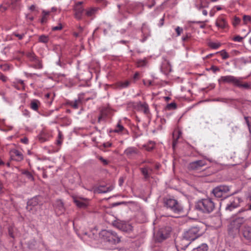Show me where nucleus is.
<instances>
[{
    "instance_id": "obj_1",
    "label": "nucleus",
    "mask_w": 251,
    "mask_h": 251,
    "mask_svg": "<svg viewBox=\"0 0 251 251\" xmlns=\"http://www.w3.org/2000/svg\"><path fill=\"white\" fill-rule=\"evenodd\" d=\"M202 234V231L199 226H196L190 227L184 232L183 238L177 247L179 248L180 250H185L190 244V241L195 240Z\"/></svg>"
},
{
    "instance_id": "obj_2",
    "label": "nucleus",
    "mask_w": 251,
    "mask_h": 251,
    "mask_svg": "<svg viewBox=\"0 0 251 251\" xmlns=\"http://www.w3.org/2000/svg\"><path fill=\"white\" fill-rule=\"evenodd\" d=\"M164 203L166 207L170 208L175 213L182 215L186 214L184 206L175 199L165 198L164 199Z\"/></svg>"
},
{
    "instance_id": "obj_3",
    "label": "nucleus",
    "mask_w": 251,
    "mask_h": 251,
    "mask_svg": "<svg viewBox=\"0 0 251 251\" xmlns=\"http://www.w3.org/2000/svg\"><path fill=\"white\" fill-rule=\"evenodd\" d=\"M218 82L219 84L228 83L240 88H248L249 87V85L248 83H245L243 84L240 78H238L232 75L221 76L218 79Z\"/></svg>"
},
{
    "instance_id": "obj_4",
    "label": "nucleus",
    "mask_w": 251,
    "mask_h": 251,
    "mask_svg": "<svg viewBox=\"0 0 251 251\" xmlns=\"http://www.w3.org/2000/svg\"><path fill=\"white\" fill-rule=\"evenodd\" d=\"M195 207L197 209L204 213H209L213 211L215 205L211 199L207 198L199 201Z\"/></svg>"
},
{
    "instance_id": "obj_5",
    "label": "nucleus",
    "mask_w": 251,
    "mask_h": 251,
    "mask_svg": "<svg viewBox=\"0 0 251 251\" xmlns=\"http://www.w3.org/2000/svg\"><path fill=\"white\" fill-rule=\"evenodd\" d=\"M99 235L101 239L112 244L118 243L121 241V237L111 230H102Z\"/></svg>"
},
{
    "instance_id": "obj_6",
    "label": "nucleus",
    "mask_w": 251,
    "mask_h": 251,
    "mask_svg": "<svg viewBox=\"0 0 251 251\" xmlns=\"http://www.w3.org/2000/svg\"><path fill=\"white\" fill-rule=\"evenodd\" d=\"M171 231L172 229L169 226L160 228L156 233V240L159 242H162L169 237Z\"/></svg>"
},
{
    "instance_id": "obj_7",
    "label": "nucleus",
    "mask_w": 251,
    "mask_h": 251,
    "mask_svg": "<svg viewBox=\"0 0 251 251\" xmlns=\"http://www.w3.org/2000/svg\"><path fill=\"white\" fill-rule=\"evenodd\" d=\"M113 225L117 228L127 232L132 231L133 228L130 224L120 220L113 221Z\"/></svg>"
},
{
    "instance_id": "obj_8",
    "label": "nucleus",
    "mask_w": 251,
    "mask_h": 251,
    "mask_svg": "<svg viewBox=\"0 0 251 251\" xmlns=\"http://www.w3.org/2000/svg\"><path fill=\"white\" fill-rule=\"evenodd\" d=\"M229 191V188L226 185L218 186L212 190V193L215 197L220 198Z\"/></svg>"
},
{
    "instance_id": "obj_9",
    "label": "nucleus",
    "mask_w": 251,
    "mask_h": 251,
    "mask_svg": "<svg viewBox=\"0 0 251 251\" xmlns=\"http://www.w3.org/2000/svg\"><path fill=\"white\" fill-rule=\"evenodd\" d=\"M206 165V161L199 160L190 163L188 165V169L191 171H198Z\"/></svg>"
},
{
    "instance_id": "obj_10",
    "label": "nucleus",
    "mask_w": 251,
    "mask_h": 251,
    "mask_svg": "<svg viewBox=\"0 0 251 251\" xmlns=\"http://www.w3.org/2000/svg\"><path fill=\"white\" fill-rule=\"evenodd\" d=\"M83 3L82 1H79L76 3L74 7L75 16L76 19L80 20L82 19V14L84 11V9L81 6Z\"/></svg>"
},
{
    "instance_id": "obj_11",
    "label": "nucleus",
    "mask_w": 251,
    "mask_h": 251,
    "mask_svg": "<svg viewBox=\"0 0 251 251\" xmlns=\"http://www.w3.org/2000/svg\"><path fill=\"white\" fill-rule=\"evenodd\" d=\"M9 153L11 158L17 161H20L24 158L23 154L17 150H11Z\"/></svg>"
},
{
    "instance_id": "obj_12",
    "label": "nucleus",
    "mask_w": 251,
    "mask_h": 251,
    "mask_svg": "<svg viewBox=\"0 0 251 251\" xmlns=\"http://www.w3.org/2000/svg\"><path fill=\"white\" fill-rule=\"evenodd\" d=\"M240 202V199L239 197L234 198L233 200L230 201V203L227 205L226 209L232 211L233 209L239 206Z\"/></svg>"
},
{
    "instance_id": "obj_13",
    "label": "nucleus",
    "mask_w": 251,
    "mask_h": 251,
    "mask_svg": "<svg viewBox=\"0 0 251 251\" xmlns=\"http://www.w3.org/2000/svg\"><path fill=\"white\" fill-rule=\"evenodd\" d=\"M39 203V202L38 198H33L28 201L26 208L28 211H31L32 210L33 207L38 205Z\"/></svg>"
},
{
    "instance_id": "obj_14",
    "label": "nucleus",
    "mask_w": 251,
    "mask_h": 251,
    "mask_svg": "<svg viewBox=\"0 0 251 251\" xmlns=\"http://www.w3.org/2000/svg\"><path fill=\"white\" fill-rule=\"evenodd\" d=\"M244 237L248 240H251V226H245L243 229Z\"/></svg>"
},
{
    "instance_id": "obj_15",
    "label": "nucleus",
    "mask_w": 251,
    "mask_h": 251,
    "mask_svg": "<svg viewBox=\"0 0 251 251\" xmlns=\"http://www.w3.org/2000/svg\"><path fill=\"white\" fill-rule=\"evenodd\" d=\"M74 201L75 204L80 208H85L87 206V202L85 199H81L80 198H74Z\"/></svg>"
},
{
    "instance_id": "obj_16",
    "label": "nucleus",
    "mask_w": 251,
    "mask_h": 251,
    "mask_svg": "<svg viewBox=\"0 0 251 251\" xmlns=\"http://www.w3.org/2000/svg\"><path fill=\"white\" fill-rule=\"evenodd\" d=\"M55 210L59 214H61L64 211V205L62 201L58 200L55 204Z\"/></svg>"
},
{
    "instance_id": "obj_17",
    "label": "nucleus",
    "mask_w": 251,
    "mask_h": 251,
    "mask_svg": "<svg viewBox=\"0 0 251 251\" xmlns=\"http://www.w3.org/2000/svg\"><path fill=\"white\" fill-rule=\"evenodd\" d=\"M137 153V150L133 148H128L125 151V154L129 157H132Z\"/></svg>"
},
{
    "instance_id": "obj_18",
    "label": "nucleus",
    "mask_w": 251,
    "mask_h": 251,
    "mask_svg": "<svg viewBox=\"0 0 251 251\" xmlns=\"http://www.w3.org/2000/svg\"><path fill=\"white\" fill-rule=\"evenodd\" d=\"M137 105L140 109L142 110L145 114H148L149 113V106L147 103H142L141 102H139L137 104Z\"/></svg>"
},
{
    "instance_id": "obj_19",
    "label": "nucleus",
    "mask_w": 251,
    "mask_h": 251,
    "mask_svg": "<svg viewBox=\"0 0 251 251\" xmlns=\"http://www.w3.org/2000/svg\"><path fill=\"white\" fill-rule=\"evenodd\" d=\"M16 1L14 0H11L9 1H8L6 3V4L7 5V6H0V11L1 12L5 11L7 9L8 7H11L12 9L15 8V5L16 4Z\"/></svg>"
},
{
    "instance_id": "obj_20",
    "label": "nucleus",
    "mask_w": 251,
    "mask_h": 251,
    "mask_svg": "<svg viewBox=\"0 0 251 251\" xmlns=\"http://www.w3.org/2000/svg\"><path fill=\"white\" fill-rule=\"evenodd\" d=\"M140 170L142 172V175L144 176L146 179L150 177L149 172L152 171V169L146 167L144 168H140Z\"/></svg>"
},
{
    "instance_id": "obj_21",
    "label": "nucleus",
    "mask_w": 251,
    "mask_h": 251,
    "mask_svg": "<svg viewBox=\"0 0 251 251\" xmlns=\"http://www.w3.org/2000/svg\"><path fill=\"white\" fill-rule=\"evenodd\" d=\"M113 189V186L105 187L104 186H100L98 188L97 191L99 193H105L111 191Z\"/></svg>"
},
{
    "instance_id": "obj_22",
    "label": "nucleus",
    "mask_w": 251,
    "mask_h": 251,
    "mask_svg": "<svg viewBox=\"0 0 251 251\" xmlns=\"http://www.w3.org/2000/svg\"><path fill=\"white\" fill-rule=\"evenodd\" d=\"M81 103V100L78 98L75 101H70L68 102V104L72 107L77 109L78 108V105Z\"/></svg>"
},
{
    "instance_id": "obj_23",
    "label": "nucleus",
    "mask_w": 251,
    "mask_h": 251,
    "mask_svg": "<svg viewBox=\"0 0 251 251\" xmlns=\"http://www.w3.org/2000/svg\"><path fill=\"white\" fill-rule=\"evenodd\" d=\"M98 8L96 7L90 8V9L86 10V15L88 17L93 16L98 11Z\"/></svg>"
},
{
    "instance_id": "obj_24",
    "label": "nucleus",
    "mask_w": 251,
    "mask_h": 251,
    "mask_svg": "<svg viewBox=\"0 0 251 251\" xmlns=\"http://www.w3.org/2000/svg\"><path fill=\"white\" fill-rule=\"evenodd\" d=\"M40 101L37 100H34L30 103V107L34 110L37 111L38 109Z\"/></svg>"
},
{
    "instance_id": "obj_25",
    "label": "nucleus",
    "mask_w": 251,
    "mask_h": 251,
    "mask_svg": "<svg viewBox=\"0 0 251 251\" xmlns=\"http://www.w3.org/2000/svg\"><path fill=\"white\" fill-rule=\"evenodd\" d=\"M216 25L221 28H224L226 26V23L224 19H220L216 23Z\"/></svg>"
},
{
    "instance_id": "obj_26",
    "label": "nucleus",
    "mask_w": 251,
    "mask_h": 251,
    "mask_svg": "<svg viewBox=\"0 0 251 251\" xmlns=\"http://www.w3.org/2000/svg\"><path fill=\"white\" fill-rule=\"evenodd\" d=\"M243 20L244 24L247 25L249 23L251 24V16L249 15H244Z\"/></svg>"
},
{
    "instance_id": "obj_27",
    "label": "nucleus",
    "mask_w": 251,
    "mask_h": 251,
    "mask_svg": "<svg viewBox=\"0 0 251 251\" xmlns=\"http://www.w3.org/2000/svg\"><path fill=\"white\" fill-rule=\"evenodd\" d=\"M196 249L202 251H207L208 249V247L206 244L203 243L198 247Z\"/></svg>"
},
{
    "instance_id": "obj_28",
    "label": "nucleus",
    "mask_w": 251,
    "mask_h": 251,
    "mask_svg": "<svg viewBox=\"0 0 251 251\" xmlns=\"http://www.w3.org/2000/svg\"><path fill=\"white\" fill-rule=\"evenodd\" d=\"M42 13L43 14V17L41 19V22L42 23H44V22H46V16L50 14L49 11H46L45 10H43Z\"/></svg>"
},
{
    "instance_id": "obj_29",
    "label": "nucleus",
    "mask_w": 251,
    "mask_h": 251,
    "mask_svg": "<svg viewBox=\"0 0 251 251\" xmlns=\"http://www.w3.org/2000/svg\"><path fill=\"white\" fill-rule=\"evenodd\" d=\"M39 41L42 43H47L49 40L48 37L45 35H41L39 38Z\"/></svg>"
},
{
    "instance_id": "obj_30",
    "label": "nucleus",
    "mask_w": 251,
    "mask_h": 251,
    "mask_svg": "<svg viewBox=\"0 0 251 251\" xmlns=\"http://www.w3.org/2000/svg\"><path fill=\"white\" fill-rule=\"evenodd\" d=\"M147 62L146 60H140L137 61V66L138 67H144L146 66Z\"/></svg>"
},
{
    "instance_id": "obj_31",
    "label": "nucleus",
    "mask_w": 251,
    "mask_h": 251,
    "mask_svg": "<svg viewBox=\"0 0 251 251\" xmlns=\"http://www.w3.org/2000/svg\"><path fill=\"white\" fill-rule=\"evenodd\" d=\"M209 46L212 49H217L220 46V44L218 43L211 42L209 43Z\"/></svg>"
},
{
    "instance_id": "obj_32",
    "label": "nucleus",
    "mask_w": 251,
    "mask_h": 251,
    "mask_svg": "<svg viewBox=\"0 0 251 251\" xmlns=\"http://www.w3.org/2000/svg\"><path fill=\"white\" fill-rule=\"evenodd\" d=\"M26 56L31 60L33 61L36 59V56L32 52H28L26 54Z\"/></svg>"
},
{
    "instance_id": "obj_33",
    "label": "nucleus",
    "mask_w": 251,
    "mask_h": 251,
    "mask_svg": "<svg viewBox=\"0 0 251 251\" xmlns=\"http://www.w3.org/2000/svg\"><path fill=\"white\" fill-rule=\"evenodd\" d=\"M124 129V127L120 124H118L116 128L114 129V132H119L122 131Z\"/></svg>"
},
{
    "instance_id": "obj_34",
    "label": "nucleus",
    "mask_w": 251,
    "mask_h": 251,
    "mask_svg": "<svg viewBox=\"0 0 251 251\" xmlns=\"http://www.w3.org/2000/svg\"><path fill=\"white\" fill-rule=\"evenodd\" d=\"M130 84V81H126L124 82H121L120 83V87L122 88H126L129 86Z\"/></svg>"
},
{
    "instance_id": "obj_35",
    "label": "nucleus",
    "mask_w": 251,
    "mask_h": 251,
    "mask_svg": "<svg viewBox=\"0 0 251 251\" xmlns=\"http://www.w3.org/2000/svg\"><path fill=\"white\" fill-rule=\"evenodd\" d=\"M220 53H221V55L222 56L223 59H226L229 57V55L227 54V53L224 50L222 51Z\"/></svg>"
},
{
    "instance_id": "obj_36",
    "label": "nucleus",
    "mask_w": 251,
    "mask_h": 251,
    "mask_svg": "<svg viewBox=\"0 0 251 251\" xmlns=\"http://www.w3.org/2000/svg\"><path fill=\"white\" fill-rule=\"evenodd\" d=\"M240 21H241V20H240V18H239L238 17H235L234 18V21L233 22V25L234 26H236L240 23Z\"/></svg>"
},
{
    "instance_id": "obj_37",
    "label": "nucleus",
    "mask_w": 251,
    "mask_h": 251,
    "mask_svg": "<svg viewBox=\"0 0 251 251\" xmlns=\"http://www.w3.org/2000/svg\"><path fill=\"white\" fill-rule=\"evenodd\" d=\"M0 67L3 71H7L9 70V66L7 64L1 65L0 66Z\"/></svg>"
},
{
    "instance_id": "obj_38",
    "label": "nucleus",
    "mask_w": 251,
    "mask_h": 251,
    "mask_svg": "<svg viewBox=\"0 0 251 251\" xmlns=\"http://www.w3.org/2000/svg\"><path fill=\"white\" fill-rule=\"evenodd\" d=\"M176 107V104L175 102L169 103L167 105V108L169 109H175Z\"/></svg>"
},
{
    "instance_id": "obj_39",
    "label": "nucleus",
    "mask_w": 251,
    "mask_h": 251,
    "mask_svg": "<svg viewBox=\"0 0 251 251\" xmlns=\"http://www.w3.org/2000/svg\"><path fill=\"white\" fill-rule=\"evenodd\" d=\"M13 232H14L13 228L12 227H9V228H8V234L13 238H14L15 237V236H14V235L13 234Z\"/></svg>"
},
{
    "instance_id": "obj_40",
    "label": "nucleus",
    "mask_w": 251,
    "mask_h": 251,
    "mask_svg": "<svg viewBox=\"0 0 251 251\" xmlns=\"http://www.w3.org/2000/svg\"><path fill=\"white\" fill-rule=\"evenodd\" d=\"M97 158L100 160L104 165H107L108 164V161L107 160L104 159L101 156H97Z\"/></svg>"
},
{
    "instance_id": "obj_41",
    "label": "nucleus",
    "mask_w": 251,
    "mask_h": 251,
    "mask_svg": "<svg viewBox=\"0 0 251 251\" xmlns=\"http://www.w3.org/2000/svg\"><path fill=\"white\" fill-rule=\"evenodd\" d=\"M62 28V26L61 24H59L57 26H53L52 27V30H59Z\"/></svg>"
},
{
    "instance_id": "obj_42",
    "label": "nucleus",
    "mask_w": 251,
    "mask_h": 251,
    "mask_svg": "<svg viewBox=\"0 0 251 251\" xmlns=\"http://www.w3.org/2000/svg\"><path fill=\"white\" fill-rule=\"evenodd\" d=\"M243 39V37L239 36V35H237V36H235L233 38V40L234 41H237V42H241L242 39Z\"/></svg>"
},
{
    "instance_id": "obj_43",
    "label": "nucleus",
    "mask_w": 251,
    "mask_h": 251,
    "mask_svg": "<svg viewBox=\"0 0 251 251\" xmlns=\"http://www.w3.org/2000/svg\"><path fill=\"white\" fill-rule=\"evenodd\" d=\"M14 36L18 37L19 39L21 40L23 39V37L24 36L25 34L24 33L23 34H18L17 33H13V34Z\"/></svg>"
},
{
    "instance_id": "obj_44",
    "label": "nucleus",
    "mask_w": 251,
    "mask_h": 251,
    "mask_svg": "<svg viewBox=\"0 0 251 251\" xmlns=\"http://www.w3.org/2000/svg\"><path fill=\"white\" fill-rule=\"evenodd\" d=\"M180 133H178V135L177 137V138L176 139H174L173 143V148L175 149L176 145L177 144V139L179 138Z\"/></svg>"
},
{
    "instance_id": "obj_45",
    "label": "nucleus",
    "mask_w": 251,
    "mask_h": 251,
    "mask_svg": "<svg viewBox=\"0 0 251 251\" xmlns=\"http://www.w3.org/2000/svg\"><path fill=\"white\" fill-rule=\"evenodd\" d=\"M183 29L182 28H180V27L179 26H177L176 28V31L177 33V36H179L180 35V33L182 31Z\"/></svg>"
},
{
    "instance_id": "obj_46",
    "label": "nucleus",
    "mask_w": 251,
    "mask_h": 251,
    "mask_svg": "<svg viewBox=\"0 0 251 251\" xmlns=\"http://www.w3.org/2000/svg\"><path fill=\"white\" fill-rule=\"evenodd\" d=\"M210 69L212 70L214 72H216V71H219L220 70L218 67L215 66H211Z\"/></svg>"
},
{
    "instance_id": "obj_47",
    "label": "nucleus",
    "mask_w": 251,
    "mask_h": 251,
    "mask_svg": "<svg viewBox=\"0 0 251 251\" xmlns=\"http://www.w3.org/2000/svg\"><path fill=\"white\" fill-rule=\"evenodd\" d=\"M25 174L29 179H31V180L33 179L32 175L29 172H26Z\"/></svg>"
},
{
    "instance_id": "obj_48",
    "label": "nucleus",
    "mask_w": 251,
    "mask_h": 251,
    "mask_svg": "<svg viewBox=\"0 0 251 251\" xmlns=\"http://www.w3.org/2000/svg\"><path fill=\"white\" fill-rule=\"evenodd\" d=\"M0 79L3 82H5L7 80V77L6 76H4V75H0Z\"/></svg>"
},
{
    "instance_id": "obj_49",
    "label": "nucleus",
    "mask_w": 251,
    "mask_h": 251,
    "mask_svg": "<svg viewBox=\"0 0 251 251\" xmlns=\"http://www.w3.org/2000/svg\"><path fill=\"white\" fill-rule=\"evenodd\" d=\"M236 222L240 223H243L244 222V220L243 218H238L236 219Z\"/></svg>"
},
{
    "instance_id": "obj_50",
    "label": "nucleus",
    "mask_w": 251,
    "mask_h": 251,
    "mask_svg": "<svg viewBox=\"0 0 251 251\" xmlns=\"http://www.w3.org/2000/svg\"><path fill=\"white\" fill-rule=\"evenodd\" d=\"M144 84L145 85H147L148 86L151 85L152 84V81L151 80H148L147 82H145V81H144Z\"/></svg>"
},
{
    "instance_id": "obj_51",
    "label": "nucleus",
    "mask_w": 251,
    "mask_h": 251,
    "mask_svg": "<svg viewBox=\"0 0 251 251\" xmlns=\"http://www.w3.org/2000/svg\"><path fill=\"white\" fill-rule=\"evenodd\" d=\"M119 185L120 186H122L123 182H124V179L123 177H120L119 180Z\"/></svg>"
},
{
    "instance_id": "obj_52",
    "label": "nucleus",
    "mask_w": 251,
    "mask_h": 251,
    "mask_svg": "<svg viewBox=\"0 0 251 251\" xmlns=\"http://www.w3.org/2000/svg\"><path fill=\"white\" fill-rule=\"evenodd\" d=\"M164 17L162 18L160 20L159 25L162 26L164 25Z\"/></svg>"
},
{
    "instance_id": "obj_53",
    "label": "nucleus",
    "mask_w": 251,
    "mask_h": 251,
    "mask_svg": "<svg viewBox=\"0 0 251 251\" xmlns=\"http://www.w3.org/2000/svg\"><path fill=\"white\" fill-rule=\"evenodd\" d=\"M139 75V74L138 73H136L134 75V77L133 78L136 79H137L138 78V76Z\"/></svg>"
},
{
    "instance_id": "obj_54",
    "label": "nucleus",
    "mask_w": 251,
    "mask_h": 251,
    "mask_svg": "<svg viewBox=\"0 0 251 251\" xmlns=\"http://www.w3.org/2000/svg\"><path fill=\"white\" fill-rule=\"evenodd\" d=\"M21 141L22 142L25 143V144H26L27 143V142H28V140L27 138H23V139H21Z\"/></svg>"
},
{
    "instance_id": "obj_55",
    "label": "nucleus",
    "mask_w": 251,
    "mask_h": 251,
    "mask_svg": "<svg viewBox=\"0 0 251 251\" xmlns=\"http://www.w3.org/2000/svg\"><path fill=\"white\" fill-rule=\"evenodd\" d=\"M35 9V6L34 5H32L31 6H30V7H29V9L32 10V11H33Z\"/></svg>"
},
{
    "instance_id": "obj_56",
    "label": "nucleus",
    "mask_w": 251,
    "mask_h": 251,
    "mask_svg": "<svg viewBox=\"0 0 251 251\" xmlns=\"http://www.w3.org/2000/svg\"><path fill=\"white\" fill-rule=\"evenodd\" d=\"M18 83L22 84L23 86V88H24V81L22 80H18Z\"/></svg>"
},
{
    "instance_id": "obj_57",
    "label": "nucleus",
    "mask_w": 251,
    "mask_h": 251,
    "mask_svg": "<svg viewBox=\"0 0 251 251\" xmlns=\"http://www.w3.org/2000/svg\"><path fill=\"white\" fill-rule=\"evenodd\" d=\"M89 236H91V238H93L94 239H95V237H96L94 233H93L92 235H90Z\"/></svg>"
},
{
    "instance_id": "obj_58",
    "label": "nucleus",
    "mask_w": 251,
    "mask_h": 251,
    "mask_svg": "<svg viewBox=\"0 0 251 251\" xmlns=\"http://www.w3.org/2000/svg\"><path fill=\"white\" fill-rule=\"evenodd\" d=\"M79 30L80 32H81L83 31V28L81 26H79L78 27Z\"/></svg>"
},
{
    "instance_id": "obj_59",
    "label": "nucleus",
    "mask_w": 251,
    "mask_h": 251,
    "mask_svg": "<svg viewBox=\"0 0 251 251\" xmlns=\"http://www.w3.org/2000/svg\"><path fill=\"white\" fill-rule=\"evenodd\" d=\"M74 35L75 37H78L79 36V33H76V32H75L74 33Z\"/></svg>"
},
{
    "instance_id": "obj_60",
    "label": "nucleus",
    "mask_w": 251,
    "mask_h": 251,
    "mask_svg": "<svg viewBox=\"0 0 251 251\" xmlns=\"http://www.w3.org/2000/svg\"><path fill=\"white\" fill-rule=\"evenodd\" d=\"M202 13L204 15H207V11L206 10H203L202 11Z\"/></svg>"
},
{
    "instance_id": "obj_61",
    "label": "nucleus",
    "mask_w": 251,
    "mask_h": 251,
    "mask_svg": "<svg viewBox=\"0 0 251 251\" xmlns=\"http://www.w3.org/2000/svg\"><path fill=\"white\" fill-rule=\"evenodd\" d=\"M4 164V162L0 159V166Z\"/></svg>"
},
{
    "instance_id": "obj_62",
    "label": "nucleus",
    "mask_w": 251,
    "mask_h": 251,
    "mask_svg": "<svg viewBox=\"0 0 251 251\" xmlns=\"http://www.w3.org/2000/svg\"><path fill=\"white\" fill-rule=\"evenodd\" d=\"M45 96L46 98H48L50 97V94L48 93V94H46Z\"/></svg>"
},
{
    "instance_id": "obj_63",
    "label": "nucleus",
    "mask_w": 251,
    "mask_h": 251,
    "mask_svg": "<svg viewBox=\"0 0 251 251\" xmlns=\"http://www.w3.org/2000/svg\"><path fill=\"white\" fill-rule=\"evenodd\" d=\"M187 36L183 37L182 38V40H183V41H185V40L187 39Z\"/></svg>"
},
{
    "instance_id": "obj_64",
    "label": "nucleus",
    "mask_w": 251,
    "mask_h": 251,
    "mask_svg": "<svg viewBox=\"0 0 251 251\" xmlns=\"http://www.w3.org/2000/svg\"><path fill=\"white\" fill-rule=\"evenodd\" d=\"M249 42L250 45L251 46V37L250 38V39L249 40Z\"/></svg>"
}]
</instances>
